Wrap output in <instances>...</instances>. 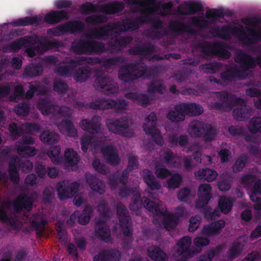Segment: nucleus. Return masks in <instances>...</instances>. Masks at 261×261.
<instances>
[{"label": "nucleus", "mask_w": 261, "mask_h": 261, "mask_svg": "<svg viewBox=\"0 0 261 261\" xmlns=\"http://www.w3.org/2000/svg\"><path fill=\"white\" fill-rule=\"evenodd\" d=\"M147 23L144 17L138 16L135 18H126L122 21H117L103 24L98 28L91 30L86 36L98 40H105L112 37H117L122 33L135 31L140 25Z\"/></svg>", "instance_id": "nucleus-1"}, {"label": "nucleus", "mask_w": 261, "mask_h": 261, "mask_svg": "<svg viewBox=\"0 0 261 261\" xmlns=\"http://www.w3.org/2000/svg\"><path fill=\"white\" fill-rule=\"evenodd\" d=\"M248 36L245 32L243 27L224 25L220 28H213L211 29L210 33L215 37L224 40L230 39V34L237 37L245 44H254L261 40V31L259 32L254 29L246 28Z\"/></svg>", "instance_id": "nucleus-2"}, {"label": "nucleus", "mask_w": 261, "mask_h": 261, "mask_svg": "<svg viewBox=\"0 0 261 261\" xmlns=\"http://www.w3.org/2000/svg\"><path fill=\"white\" fill-rule=\"evenodd\" d=\"M159 71V66L148 68L144 64L127 63L121 66L118 71V78L124 83H133L139 78L149 79L153 77Z\"/></svg>", "instance_id": "nucleus-3"}, {"label": "nucleus", "mask_w": 261, "mask_h": 261, "mask_svg": "<svg viewBox=\"0 0 261 261\" xmlns=\"http://www.w3.org/2000/svg\"><path fill=\"white\" fill-rule=\"evenodd\" d=\"M196 48L199 49L200 56L204 59L209 60L216 57L220 60L228 59L231 57V53L227 49L229 45L223 42H216L211 43L205 41L198 43Z\"/></svg>", "instance_id": "nucleus-4"}, {"label": "nucleus", "mask_w": 261, "mask_h": 261, "mask_svg": "<svg viewBox=\"0 0 261 261\" xmlns=\"http://www.w3.org/2000/svg\"><path fill=\"white\" fill-rule=\"evenodd\" d=\"M71 50L76 55H100L108 51L103 42L80 38L71 43Z\"/></svg>", "instance_id": "nucleus-5"}, {"label": "nucleus", "mask_w": 261, "mask_h": 261, "mask_svg": "<svg viewBox=\"0 0 261 261\" xmlns=\"http://www.w3.org/2000/svg\"><path fill=\"white\" fill-rule=\"evenodd\" d=\"M156 1L127 0L128 2H132L134 4L142 8L140 10V12L143 15L142 17H144V19H149L150 18V15H153L155 12L159 11L160 9L164 10L159 13L161 16L164 17L170 14V10L173 7V4L171 2L164 3L159 2L158 4H156Z\"/></svg>", "instance_id": "nucleus-6"}, {"label": "nucleus", "mask_w": 261, "mask_h": 261, "mask_svg": "<svg viewBox=\"0 0 261 261\" xmlns=\"http://www.w3.org/2000/svg\"><path fill=\"white\" fill-rule=\"evenodd\" d=\"M144 206L148 211L156 216H162V223L167 230L174 228L178 224V217L174 214L169 213L168 209L161 207L160 205L148 198H144L142 201Z\"/></svg>", "instance_id": "nucleus-7"}, {"label": "nucleus", "mask_w": 261, "mask_h": 261, "mask_svg": "<svg viewBox=\"0 0 261 261\" xmlns=\"http://www.w3.org/2000/svg\"><path fill=\"white\" fill-rule=\"evenodd\" d=\"M129 121L128 117L123 116L118 118L108 119L106 123L108 129L111 133L130 138L134 136V132L130 127Z\"/></svg>", "instance_id": "nucleus-8"}, {"label": "nucleus", "mask_w": 261, "mask_h": 261, "mask_svg": "<svg viewBox=\"0 0 261 261\" xmlns=\"http://www.w3.org/2000/svg\"><path fill=\"white\" fill-rule=\"evenodd\" d=\"M219 100L212 103V108L222 112H229L236 105H245V101L242 98L236 97L233 94H229L226 91L217 93Z\"/></svg>", "instance_id": "nucleus-9"}, {"label": "nucleus", "mask_w": 261, "mask_h": 261, "mask_svg": "<svg viewBox=\"0 0 261 261\" xmlns=\"http://www.w3.org/2000/svg\"><path fill=\"white\" fill-rule=\"evenodd\" d=\"M211 191L212 188L210 184L200 185L197 192L198 199L196 202L195 206L201 210V212L207 219L213 220L212 210L206 206L212 198Z\"/></svg>", "instance_id": "nucleus-10"}, {"label": "nucleus", "mask_w": 261, "mask_h": 261, "mask_svg": "<svg viewBox=\"0 0 261 261\" xmlns=\"http://www.w3.org/2000/svg\"><path fill=\"white\" fill-rule=\"evenodd\" d=\"M85 30L84 23L80 20H71L47 30L49 35L60 37L67 33L75 34L83 32Z\"/></svg>", "instance_id": "nucleus-11"}, {"label": "nucleus", "mask_w": 261, "mask_h": 261, "mask_svg": "<svg viewBox=\"0 0 261 261\" xmlns=\"http://www.w3.org/2000/svg\"><path fill=\"white\" fill-rule=\"evenodd\" d=\"M225 14L223 11L219 9H211L208 10L205 14V19L203 16H192L189 19L190 23L193 26L199 28L205 29L209 27L210 24L216 23L218 18L224 17Z\"/></svg>", "instance_id": "nucleus-12"}, {"label": "nucleus", "mask_w": 261, "mask_h": 261, "mask_svg": "<svg viewBox=\"0 0 261 261\" xmlns=\"http://www.w3.org/2000/svg\"><path fill=\"white\" fill-rule=\"evenodd\" d=\"M128 106V102L124 99H120L118 101L112 99L105 98H98L94 101H91L90 107L93 110H109L115 109L116 112L119 113L123 110H127Z\"/></svg>", "instance_id": "nucleus-13"}, {"label": "nucleus", "mask_w": 261, "mask_h": 261, "mask_svg": "<svg viewBox=\"0 0 261 261\" xmlns=\"http://www.w3.org/2000/svg\"><path fill=\"white\" fill-rule=\"evenodd\" d=\"M145 123L143 124V128L146 134L150 136L153 141L157 145L162 146L164 140L160 131L156 128L157 117L154 112H151L145 119Z\"/></svg>", "instance_id": "nucleus-14"}, {"label": "nucleus", "mask_w": 261, "mask_h": 261, "mask_svg": "<svg viewBox=\"0 0 261 261\" xmlns=\"http://www.w3.org/2000/svg\"><path fill=\"white\" fill-rule=\"evenodd\" d=\"M116 215L123 235L131 237L133 235L131 217L128 211L121 202H118L116 205Z\"/></svg>", "instance_id": "nucleus-15"}, {"label": "nucleus", "mask_w": 261, "mask_h": 261, "mask_svg": "<svg viewBox=\"0 0 261 261\" xmlns=\"http://www.w3.org/2000/svg\"><path fill=\"white\" fill-rule=\"evenodd\" d=\"M191 238L185 236L178 240L176 243V253L181 257L176 261H188V258L200 252V250L192 248Z\"/></svg>", "instance_id": "nucleus-16"}, {"label": "nucleus", "mask_w": 261, "mask_h": 261, "mask_svg": "<svg viewBox=\"0 0 261 261\" xmlns=\"http://www.w3.org/2000/svg\"><path fill=\"white\" fill-rule=\"evenodd\" d=\"M38 41V38L36 35L25 36L5 45L3 47V51L5 53H16L24 47L26 52L27 48L30 47H34V45H36Z\"/></svg>", "instance_id": "nucleus-17"}, {"label": "nucleus", "mask_w": 261, "mask_h": 261, "mask_svg": "<svg viewBox=\"0 0 261 261\" xmlns=\"http://www.w3.org/2000/svg\"><path fill=\"white\" fill-rule=\"evenodd\" d=\"M39 41L34 47H30L27 48L26 53L29 57L33 58L38 54L42 53L50 49H58L62 47V43L56 40L43 41L41 40L39 37L37 35Z\"/></svg>", "instance_id": "nucleus-18"}, {"label": "nucleus", "mask_w": 261, "mask_h": 261, "mask_svg": "<svg viewBox=\"0 0 261 261\" xmlns=\"http://www.w3.org/2000/svg\"><path fill=\"white\" fill-rule=\"evenodd\" d=\"M234 59L245 71L250 69H254L256 65L261 67V54L258 55L255 58H254L248 54L239 51L235 54Z\"/></svg>", "instance_id": "nucleus-19"}, {"label": "nucleus", "mask_w": 261, "mask_h": 261, "mask_svg": "<svg viewBox=\"0 0 261 261\" xmlns=\"http://www.w3.org/2000/svg\"><path fill=\"white\" fill-rule=\"evenodd\" d=\"M254 175L248 174L243 175L241 181L246 187L249 188L253 185L252 192L250 194V199L253 202H257L261 199V179L256 181Z\"/></svg>", "instance_id": "nucleus-20"}, {"label": "nucleus", "mask_w": 261, "mask_h": 261, "mask_svg": "<svg viewBox=\"0 0 261 261\" xmlns=\"http://www.w3.org/2000/svg\"><path fill=\"white\" fill-rule=\"evenodd\" d=\"M94 86L106 95L117 93L119 91L118 86L114 80L106 76L96 75Z\"/></svg>", "instance_id": "nucleus-21"}, {"label": "nucleus", "mask_w": 261, "mask_h": 261, "mask_svg": "<svg viewBox=\"0 0 261 261\" xmlns=\"http://www.w3.org/2000/svg\"><path fill=\"white\" fill-rule=\"evenodd\" d=\"M79 188V184L75 181L69 185H66L64 181H59L57 188L59 198L63 200L72 198L76 195Z\"/></svg>", "instance_id": "nucleus-22"}, {"label": "nucleus", "mask_w": 261, "mask_h": 261, "mask_svg": "<svg viewBox=\"0 0 261 261\" xmlns=\"http://www.w3.org/2000/svg\"><path fill=\"white\" fill-rule=\"evenodd\" d=\"M108 219H98L95 222L94 236L100 241L107 243H112L113 239L111 236L109 227L106 225Z\"/></svg>", "instance_id": "nucleus-23"}, {"label": "nucleus", "mask_w": 261, "mask_h": 261, "mask_svg": "<svg viewBox=\"0 0 261 261\" xmlns=\"http://www.w3.org/2000/svg\"><path fill=\"white\" fill-rule=\"evenodd\" d=\"M34 198L32 196L21 193L19 194L13 203L14 211L16 213L20 212L22 209L30 211L33 207Z\"/></svg>", "instance_id": "nucleus-24"}, {"label": "nucleus", "mask_w": 261, "mask_h": 261, "mask_svg": "<svg viewBox=\"0 0 261 261\" xmlns=\"http://www.w3.org/2000/svg\"><path fill=\"white\" fill-rule=\"evenodd\" d=\"M100 152L107 163L112 166H117L120 163V158L115 147L112 145L101 147Z\"/></svg>", "instance_id": "nucleus-25"}, {"label": "nucleus", "mask_w": 261, "mask_h": 261, "mask_svg": "<svg viewBox=\"0 0 261 261\" xmlns=\"http://www.w3.org/2000/svg\"><path fill=\"white\" fill-rule=\"evenodd\" d=\"M80 125L83 130L92 135L98 134L101 130L100 119L96 116L93 117L91 120H82Z\"/></svg>", "instance_id": "nucleus-26"}, {"label": "nucleus", "mask_w": 261, "mask_h": 261, "mask_svg": "<svg viewBox=\"0 0 261 261\" xmlns=\"http://www.w3.org/2000/svg\"><path fill=\"white\" fill-rule=\"evenodd\" d=\"M128 169H124L121 174L119 171H117L109 176L108 184L111 190L116 189L119 184L127 185L129 174Z\"/></svg>", "instance_id": "nucleus-27"}, {"label": "nucleus", "mask_w": 261, "mask_h": 261, "mask_svg": "<svg viewBox=\"0 0 261 261\" xmlns=\"http://www.w3.org/2000/svg\"><path fill=\"white\" fill-rule=\"evenodd\" d=\"M68 19V13L64 10H51L47 13L44 17L45 22L51 25Z\"/></svg>", "instance_id": "nucleus-28"}, {"label": "nucleus", "mask_w": 261, "mask_h": 261, "mask_svg": "<svg viewBox=\"0 0 261 261\" xmlns=\"http://www.w3.org/2000/svg\"><path fill=\"white\" fill-rule=\"evenodd\" d=\"M121 253L117 249H109L102 251L94 256L93 261H119Z\"/></svg>", "instance_id": "nucleus-29"}, {"label": "nucleus", "mask_w": 261, "mask_h": 261, "mask_svg": "<svg viewBox=\"0 0 261 261\" xmlns=\"http://www.w3.org/2000/svg\"><path fill=\"white\" fill-rule=\"evenodd\" d=\"M225 225V222L222 219L205 225L202 229L201 234L206 236H213L218 234Z\"/></svg>", "instance_id": "nucleus-30"}, {"label": "nucleus", "mask_w": 261, "mask_h": 261, "mask_svg": "<svg viewBox=\"0 0 261 261\" xmlns=\"http://www.w3.org/2000/svg\"><path fill=\"white\" fill-rule=\"evenodd\" d=\"M155 51L154 45L147 43L143 45H137L132 47L128 50V53L132 55L147 56Z\"/></svg>", "instance_id": "nucleus-31"}, {"label": "nucleus", "mask_w": 261, "mask_h": 261, "mask_svg": "<svg viewBox=\"0 0 261 261\" xmlns=\"http://www.w3.org/2000/svg\"><path fill=\"white\" fill-rule=\"evenodd\" d=\"M166 118L170 122L174 123L184 121L186 116L181 103L175 105L173 110H169L166 115Z\"/></svg>", "instance_id": "nucleus-32"}, {"label": "nucleus", "mask_w": 261, "mask_h": 261, "mask_svg": "<svg viewBox=\"0 0 261 261\" xmlns=\"http://www.w3.org/2000/svg\"><path fill=\"white\" fill-rule=\"evenodd\" d=\"M86 181L90 188L94 191L101 195L105 192V186L103 181L93 174H87Z\"/></svg>", "instance_id": "nucleus-33"}, {"label": "nucleus", "mask_w": 261, "mask_h": 261, "mask_svg": "<svg viewBox=\"0 0 261 261\" xmlns=\"http://www.w3.org/2000/svg\"><path fill=\"white\" fill-rule=\"evenodd\" d=\"M124 8L123 4L118 1H113L103 4L99 7V11L106 14H114L121 12Z\"/></svg>", "instance_id": "nucleus-34"}, {"label": "nucleus", "mask_w": 261, "mask_h": 261, "mask_svg": "<svg viewBox=\"0 0 261 261\" xmlns=\"http://www.w3.org/2000/svg\"><path fill=\"white\" fill-rule=\"evenodd\" d=\"M43 71V67L41 62H32L26 65L23 75L25 77H34L41 74Z\"/></svg>", "instance_id": "nucleus-35"}, {"label": "nucleus", "mask_w": 261, "mask_h": 261, "mask_svg": "<svg viewBox=\"0 0 261 261\" xmlns=\"http://www.w3.org/2000/svg\"><path fill=\"white\" fill-rule=\"evenodd\" d=\"M224 81L234 82L243 78L242 72L236 66L230 68L223 71L220 74Z\"/></svg>", "instance_id": "nucleus-36"}, {"label": "nucleus", "mask_w": 261, "mask_h": 261, "mask_svg": "<svg viewBox=\"0 0 261 261\" xmlns=\"http://www.w3.org/2000/svg\"><path fill=\"white\" fill-rule=\"evenodd\" d=\"M169 29L177 34H181L184 33L193 34L194 31L189 25L178 20H173L169 23Z\"/></svg>", "instance_id": "nucleus-37"}, {"label": "nucleus", "mask_w": 261, "mask_h": 261, "mask_svg": "<svg viewBox=\"0 0 261 261\" xmlns=\"http://www.w3.org/2000/svg\"><path fill=\"white\" fill-rule=\"evenodd\" d=\"M185 116H198L204 111L203 108L200 105L193 102L181 103Z\"/></svg>", "instance_id": "nucleus-38"}, {"label": "nucleus", "mask_w": 261, "mask_h": 261, "mask_svg": "<svg viewBox=\"0 0 261 261\" xmlns=\"http://www.w3.org/2000/svg\"><path fill=\"white\" fill-rule=\"evenodd\" d=\"M143 178L148 188L150 190H158L161 188L160 182L156 180L150 170L144 169L143 170Z\"/></svg>", "instance_id": "nucleus-39"}, {"label": "nucleus", "mask_w": 261, "mask_h": 261, "mask_svg": "<svg viewBox=\"0 0 261 261\" xmlns=\"http://www.w3.org/2000/svg\"><path fill=\"white\" fill-rule=\"evenodd\" d=\"M132 40L133 37L131 36H126L110 40L108 45L112 49L120 51L122 48L130 44Z\"/></svg>", "instance_id": "nucleus-40"}, {"label": "nucleus", "mask_w": 261, "mask_h": 261, "mask_svg": "<svg viewBox=\"0 0 261 261\" xmlns=\"http://www.w3.org/2000/svg\"><path fill=\"white\" fill-rule=\"evenodd\" d=\"M206 123L198 120L192 121L189 125V133L193 138L201 137Z\"/></svg>", "instance_id": "nucleus-41"}, {"label": "nucleus", "mask_w": 261, "mask_h": 261, "mask_svg": "<svg viewBox=\"0 0 261 261\" xmlns=\"http://www.w3.org/2000/svg\"><path fill=\"white\" fill-rule=\"evenodd\" d=\"M168 141L171 147L179 146L184 147L189 144V139L185 135L178 136L176 134H170L168 136Z\"/></svg>", "instance_id": "nucleus-42"}, {"label": "nucleus", "mask_w": 261, "mask_h": 261, "mask_svg": "<svg viewBox=\"0 0 261 261\" xmlns=\"http://www.w3.org/2000/svg\"><path fill=\"white\" fill-rule=\"evenodd\" d=\"M100 63V58L99 57H79L70 61V64L74 67L84 64L95 65Z\"/></svg>", "instance_id": "nucleus-43"}, {"label": "nucleus", "mask_w": 261, "mask_h": 261, "mask_svg": "<svg viewBox=\"0 0 261 261\" xmlns=\"http://www.w3.org/2000/svg\"><path fill=\"white\" fill-rule=\"evenodd\" d=\"M242 106L243 107L234 109L232 112L234 119L240 121H244L249 119L252 113V110L246 108V105Z\"/></svg>", "instance_id": "nucleus-44"}, {"label": "nucleus", "mask_w": 261, "mask_h": 261, "mask_svg": "<svg viewBox=\"0 0 261 261\" xmlns=\"http://www.w3.org/2000/svg\"><path fill=\"white\" fill-rule=\"evenodd\" d=\"M195 175L196 177L204 179L208 182H212L215 180L218 174L216 171L209 168L201 169L195 172Z\"/></svg>", "instance_id": "nucleus-45"}, {"label": "nucleus", "mask_w": 261, "mask_h": 261, "mask_svg": "<svg viewBox=\"0 0 261 261\" xmlns=\"http://www.w3.org/2000/svg\"><path fill=\"white\" fill-rule=\"evenodd\" d=\"M17 158L13 157L8 163V171L10 178L12 181L18 183L20 177L18 167L17 166Z\"/></svg>", "instance_id": "nucleus-46"}, {"label": "nucleus", "mask_w": 261, "mask_h": 261, "mask_svg": "<svg viewBox=\"0 0 261 261\" xmlns=\"http://www.w3.org/2000/svg\"><path fill=\"white\" fill-rule=\"evenodd\" d=\"M124 97L128 99L136 100L139 105L146 106L150 104L149 96L143 93L137 92H128L124 95Z\"/></svg>", "instance_id": "nucleus-47"}, {"label": "nucleus", "mask_w": 261, "mask_h": 261, "mask_svg": "<svg viewBox=\"0 0 261 261\" xmlns=\"http://www.w3.org/2000/svg\"><path fill=\"white\" fill-rule=\"evenodd\" d=\"M37 108L44 115L53 114L54 111L56 110V106L47 99H40L37 103Z\"/></svg>", "instance_id": "nucleus-48"}, {"label": "nucleus", "mask_w": 261, "mask_h": 261, "mask_svg": "<svg viewBox=\"0 0 261 261\" xmlns=\"http://www.w3.org/2000/svg\"><path fill=\"white\" fill-rule=\"evenodd\" d=\"M243 249V245L241 242L238 241H234L227 252L228 259L232 260L238 257L241 254Z\"/></svg>", "instance_id": "nucleus-49"}, {"label": "nucleus", "mask_w": 261, "mask_h": 261, "mask_svg": "<svg viewBox=\"0 0 261 261\" xmlns=\"http://www.w3.org/2000/svg\"><path fill=\"white\" fill-rule=\"evenodd\" d=\"M126 61L125 58L122 56L113 57L111 58H100V64L106 68H109L112 66L123 63Z\"/></svg>", "instance_id": "nucleus-50"}, {"label": "nucleus", "mask_w": 261, "mask_h": 261, "mask_svg": "<svg viewBox=\"0 0 261 261\" xmlns=\"http://www.w3.org/2000/svg\"><path fill=\"white\" fill-rule=\"evenodd\" d=\"M59 136L54 132L45 130L40 135V139L44 144L52 145L58 142Z\"/></svg>", "instance_id": "nucleus-51"}, {"label": "nucleus", "mask_w": 261, "mask_h": 261, "mask_svg": "<svg viewBox=\"0 0 261 261\" xmlns=\"http://www.w3.org/2000/svg\"><path fill=\"white\" fill-rule=\"evenodd\" d=\"M147 92L150 94L159 93L162 94L165 90L163 81L161 80H153L147 85Z\"/></svg>", "instance_id": "nucleus-52"}, {"label": "nucleus", "mask_w": 261, "mask_h": 261, "mask_svg": "<svg viewBox=\"0 0 261 261\" xmlns=\"http://www.w3.org/2000/svg\"><path fill=\"white\" fill-rule=\"evenodd\" d=\"M148 256L154 261H167L166 254L159 247H154L148 250Z\"/></svg>", "instance_id": "nucleus-53"}, {"label": "nucleus", "mask_w": 261, "mask_h": 261, "mask_svg": "<svg viewBox=\"0 0 261 261\" xmlns=\"http://www.w3.org/2000/svg\"><path fill=\"white\" fill-rule=\"evenodd\" d=\"M176 159H180L177 154L174 153L171 150H167L164 153L163 160L165 164L169 167L179 168L180 166V162L175 160Z\"/></svg>", "instance_id": "nucleus-54"}, {"label": "nucleus", "mask_w": 261, "mask_h": 261, "mask_svg": "<svg viewBox=\"0 0 261 261\" xmlns=\"http://www.w3.org/2000/svg\"><path fill=\"white\" fill-rule=\"evenodd\" d=\"M65 162L70 166L76 165L80 161V157L72 148H67L64 153Z\"/></svg>", "instance_id": "nucleus-55"}, {"label": "nucleus", "mask_w": 261, "mask_h": 261, "mask_svg": "<svg viewBox=\"0 0 261 261\" xmlns=\"http://www.w3.org/2000/svg\"><path fill=\"white\" fill-rule=\"evenodd\" d=\"M91 73L89 67H82L75 71L74 78L78 82H84L90 77Z\"/></svg>", "instance_id": "nucleus-56"}, {"label": "nucleus", "mask_w": 261, "mask_h": 261, "mask_svg": "<svg viewBox=\"0 0 261 261\" xmlns=\"http://www.w3.org/2000/svg\"><path fill=\"white\" fill-rule=\"evenodd\" d=\"M93 210L91 206L87 205L85 206L82 214L79 215L77 214V221L79 224L81 225L87 224L91 218Z\"/></svg>", "instance_id": "nucleus-57"}, {"label": "nucleus", "mask_w": 261, "mask_h": 261, "mask_svg": "<svg viewBox=\"0 0 261 261\" xmlns=\"http://www.w3.org/2000/svg\"><path fill=\"white\" fill-rule=\"evenodd\" d=\"M47 155L54 164L58 165L62 162L61 147L59 145L51 147L47 152Z\"/></svg>", "instance_id": "nucleus-58"}, {"label": "nucleus", "mask_w": 261, "mask_h": 261, "mask_svg": "<svg viewBox=\"0 0 261 261\" xmlns=\"http://www.w3.org/2000/svg\"><path fill=\"white\" fill-rule=\"evenodd\" d=\"M144 198L146 197H141V195L139 192H136L132 199V203L129 205V208L131 211L137 213L140 206H143L144 208H146L144 206V203L142 202Z\"/></svg>", "instance_id": "nucleus-59"}, {"label": "nucleus", "mask_w": 261, "mask_h": 261, "mask_svg": "<svg viewBox=\"0 0 261 261\" xmlns=\"http://www.w3.org/2000/svg\"><path fill=\"white\" fill-rule=\"evenodd\" d=\"M232 206V202L230 198L226 197H221L220 198L218 206L223 214H228L231 211Z\"/></svg>", "instance_id": "nucleus-60"}, {"label": "nucleus", "mask_w": 261, "mask_h": 261, "mask_svg": "<svg viewBox=\"0 0 261 261\" xmlns=\"http://www.w3.org/2000/svg\"><path fill=\"white\" fill-rule=\"evenodd\" d=\"M217 135L216 129L210 124L206 123L201 137L204 141L210 142L214 140Z\"/></svg>", "instance_id": "nucleus-61"}, {"label": "nucleus", "mask_w": 261, "mask_h": 261, "mask_svg": "<svg viewBox=\"0 0 261 261\" xmlns=\"http://www.w3.org/2000/svg\"><path fill=\"white\" fill-rule=\"evenodd\" d=\"M58 127L60 129L64 127L66 129L68 136L70 137H75L77 135V132L74 128L73 122L68 119L63 120L58 124Z\"/></svg>", "instance_id": "nucleus-62"}, {"label": "nucleus", "mask_w": 261, "mask_h": 261, "mask_svg": "<svg viewBox=\"0 0 261 261\" xmlns=\"http://www.w3.org/2000/svg\"><path fill=\"white\" fill-rule=\"evenodd\" d=\"M16 150L19 155L25 158L33 156L36 153V149L34 147L23 145L17 146Z\"/></svg>", "instance_id": "nucleus-63"}, {"label": "nucleus", "mask_w": 261, "mask_h": 261, "mask_svg": "<svg viewBox=\"0 0 261 261\" xmlns=\"http://www.w3.org/2000/svg\"><path fill=\"white\" fill-rule=\"evenodd\" d=\"M248 129L251 134L261 132V117H254L249 122Z\"/></svg>", "instance_id": "nucleus-64"}]
</instances>
